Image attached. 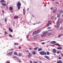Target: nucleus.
Listing matches in <instances>:
<instances>
[{"instance_id":"obj_30","label":"nucleus","mask_w":63,"mask_h":63,"mask_svg":"<svg viewBox=\"0 0 63 63\" xmlns=\"http://www.w3.org/2000/svg\"><path fill=\"white\" fill-rule=\"evenodd\" d=\"M60 12L61 13H63V11L62 10H60Z\"/></svg>"},{"instance_id":"obj_55","label":"nucleus","mask_w":63,"mask_h":63,"mask_svg":"<svg viewBox=\"0 0 63 63\" xmlns=\"http://www.w3.org/2000/svg\"><path fill=\"white\" fill-rule=\"evenodd\" d=\"M11 13H13V11L12 10V11H11Z\"/></svg>"},{"instance_id":"obj_26","label":"nucleus","mask_w":63,"mask_h":63,"mask_svg":"<svg viewBox=\"0 0 63 63\" xmlns=\"http://www.w3.org/2000/svg\"><path fill=\"white\" fill-rule=\"evenodd\" d=\"M47 55H49V54H50L49 52H47Z\"/></svg>"},{"instance_id":"obj_20","label":"nucleus","mask_w":63,"mask_h":63,"mask_svg":"<svg viewBox=\"0 0 63 63\" xmlns=\"http://www.w3.org/2000/svg\"><path fill=\"white\" fill-rule=\"evenodd\" d=\"M32 54H33V55H35V54H36V52L34 51H33L32 52Z\"/></svg>"},{"instance_id":"obj_10","label":"nucleus","mask_w":63,"mask_h":63,"mask_svg":"<svg viewBox=\"0 0 63 63\" xmlns=\"http://www.w3.org/2000/svg\"><path fill=\"white\" fill-rule=\"evenodd\" d=\"M35 31L38 34L39 33H40V32H41V30H38L37 31Z\"/></svg>"},{"instance_id":"obj_49","label":"nucleus","mask_w":63,"mask_h":63,"mask_svg":"<svg viewBox=\"0 0 63 63\" xmlns=\"http://www.w3.org/2000/svg\"><path fill=\"white\" fill-rule=\"evenodd\" d=\"M30 63H32V61H29Z\"/></svg>"},{"instance_id":"obj_57","label":"nucleus","mask_w":63,"mask_h":63,"mask_svg":"<svg viewBox=\"0 0 63 63\" xmlns=\"http://www.w3.org/2000/svg\"><path fill=\"white\" fill-rule=\"evenodd\" d=\"M48 31H52V30H48Z\"/></svg>"},{"instance_id":"obj_2","label":"nucleus","mask_w":63,"mask_h":63,"mask_svg":"<svg viewBox=\"0 0 63 63\" xmlns=\"http://www.w3.org/2000/svg\"><path fill=\"white\" fill-rule=\"evenodd\" d=\"M33 35V36L34 37H36L37 36H38L39 35V34L37 33L35 31L33 32L32 33Z\"/></svg>"},{"instance_id":"obj_7","label":"nucleus","mask_w":63,"mask_h":63,"mask_svg":"<svg viewBox=\"0 0 63 63\" xmlns=\"http://www.w3.org/2000/svg\"><path fill=\"white\" fill-rule=\"evenodd\" d=\"M51 22H48V23L47 24V27H48V26H49L50 24H51Z\"/></svg>"},{"instance_id":"obj_43","label":"nucleus","mask_w":63,"mask_h":63,"mask_svg":"<svg viewBox=\"0 0 63 63\" xmlns=\"http://www.w3.org/2000/svg\"><path fill=\"white\" fill-rule=\"evenodd\" d=\"M23 15H25V11L23 12Z\"/></svg>"},{"instance_id":"obj_33","label":"nucleus","mask_w":63,"mask_h":63,"mask_svg":"<svg viewBox=\"0 0 63 63\" xmlns=\"http://www.w3.org/2000/svg\"><path fill=\"white\" fill-rule=\"evenodd\" d=\"M19 56H22V55H23L22 54H21L20 53H19Z\"/></svg>"},{"instance_id":"obj_11","label":"nucleus","mask_w":63,"mask_h":63,"mask_svg":"<svg viewBox=\"0 0 63 63\" xmlns=\"http://www.w3.org/2000/svg\"><path fill=\"white\" fill-rule=\"evenodd\" d=\"M9 11H12V10H13V7H10L9 8Z\"/></svg>"},{"instance_id":"obj_60","label":"nucleus","mask_w":63,"mask_h":63,"mask_svg":"<svg viewBox=\"0 0 63 63\" xmlns=\"http://www.w3.org/2000/svg\"><path fill=\"white\" fill-rule=\"evenodd\" d=\"M23 12H25V11H24V9H23Z\"/></svg>"},{"instance_id":"obj_45","label":"nucleus","mask_w":63,"mask_h":63,"mask_svg":"<svg viewBox=\"0 0 63 63\" xmlns=\"http://www.w3.org/2000/svg\"><path fill=\"white\" fill-rule=\"evenodd\" d=\"M2 12L3 13V14H4V10H3L2 11Z\"/></svg>"},{"instance_id":"obj_19","label":"nucleus","mask_w":63,"mask_h":63,"mask_svg":"<svg viewBox=\"0 0 63 63\" xmlns=\"http://www.w3.org/2000/svg\"><path fill=\"white\" fill-rule=\"evenodd\" d=\"M0 2H3V3H5V2H6V1H5V0H2L0 1Z\"/></svg>"},{"instance_id":"obj_28","label":"nucleus","mask_w":63,"mask_h":63,"mask_svg":"<svg viewBox=\"0 0 63 63\" xmlns=\"http://www.w3.org/2000/svg\"><path fill=\"white\" fill-rule=\"evenodd\" d=\"M51 34H52V33H49L48 34V36H50V35H51Z\"/></svg>"},{"instance_id":"obj_24","label":"nucleus","mask_w":63,"mask_h":63,"mask_svg":"<svg viewBox=\"0 0 63 63\" xmlns=\"http://www.w3.org/2000/svg\"><path fill=\"white\" fill-rule=\"evenodd\" d=\"M56 10H57V9H54L53 11V13H54V14L55 13V11H56Z\"/></svg>"},{"instance_id":"obj_36","label":"nucleus","mask_w":63,"mask_h":63,"mask_svg":"<svg viewBox=\"0 0 63 63\" xmlns=\"http://www.w3.org/2000/svg\"><path fill=\"white\" fill-rule=\"evenodd\" d=\"M4 33L5 34H8V33L6 32V31H4Z\"/></svg>"},{"instance_id":"obj_34","label":"nucleus","mask_w":63,"mask_h":63,"mask_svg":"<svg viewBox=\"0 0 63 63\" xmlns=\"http://www.w3.org/2000/svg\"><path fill=\"white\" fill-rule=\"evenodd\" d=\"M62 28H63L62 27H61L60 28V30H62Z\"/></svg>"},{"instance_id":"obj_6","label":"nucleus","mask_w":63,"mask_h":63,"mask_svg":"<svg viewBox=\"0 0 63 63\" xmlns=\"http://www.w3.org/2000/svg\"><path fill=\"white\" fill-rule=\"evenodd\" d=\"M47 34V32H44L43 33V34L44 36H46Z\"/></svg>"},{"instance_id":"obj_62","label":"nucleus","mask_w":63,"mask_h":63,"mask_svg":"<svg viewBox=\"0 0 63 63\" xmlns=\"http://www.w3.org/2000/svg\"><path fill=\"white\" fill-rule=\"evenodd\" d=\"M53 16H52L51 17V18H53Z\"/></svg>"},{"instance_id":"obj_16","label":"nucleus","mask_w":63,"mask_h":63,"mask_svg":"<svg viewBox=\"0 0 63 63\" xmlns=\"http://www.w3.org/2000/svg\"><path fill=\"white\" fill-rule=\"evenodd\" d=\"M63 35V34H60L58 36V37L59 38H60L61 36H62Z\"/></svg>"},{"instance_id":"obj_38","label":"nucleus","mask_w":63,"mask_h":63,"mask_svg":"<svg viewBox=\"0 0 63 63\" xmlns=\"http://www.w3.org/2000/svg\"><path fill=\"white\" fill-rule=\"evenodd\" d=\"M9 36H10V37H13L12 35H11V34H9Z\"/></svg>"},{"instance_id":"obj_32","label":"nucleus","mask_w":63,"mask_h":63,"mask_svg":"<svg viewBox=\"0 0 63 63\" xmlns=\"http://www.w3.org/2000/svg\"><path fill=\"white\" fill-rule=\"evenodd\" d=\"M52 43H56V42L53 41H52Z\"/></svg>"},{"instance_id":"obj_23","label":"nucleus","mask_w":63,"mask_h":63,"mask_svg":"<svg viewBox=\"0 0 63 63\" xmlns=\"http://www.w3.org/2000/svg\"><path fill=\"white\" fill-rule=\"evenodd\" d=\"M56 46H59V47H60V46H61V45H60L58 43L56 44Z\"/></svg>"},{"instance_id":"obj_3","label":"nucleus","mask_w":63,"mask_h":63,"mask_svg":"<svg viewBox=\"0 0 63 63\" xmlns=\"http://www.w3.org/2000/svg\"><path fill=\"white\" fill-rule=\"evenodd\" d=\"M39 53L41 55H47L46 52H45L44 51H41L39 52Z\"/></svg>"},{"instance_id":"obj_39","label":"nucleus","mask_w":63,"mask_h":63,"mask_svg":"<svg viewBox=\"0 0 63 63\" xmlns=\"http://www.w3.org/2000/svg\"><path fill=\"white\" fill-rule=\"evenodd\" d=\"M33 39H37V37H33Z\"/></svg>"},{"instance_id":"obj_15","label":"nucleus","mask_w":63,"mask_h":63,"mask_svg":"<svg viewBox=\"0 0 63 63\" xmlns=\"http://www.w3.org/2000/svg\"><path fill=\"white\" fill-rule=\"evenodd\" d=\"M42 50V49L40 48L38 49V51H41Z\"/></svg>"},{"instance_id":"obj_8","label":"nucleus","mask_w":63,"mask_h":63,"mask_svg":"<svg viewBox=\"0 0 63 63\" xmlns=\"http://www.w3.org/2000/svg\"><path fill=\"white\" fill-rule=\"evenodd\" d=\"M2 6H3L4 7H6V5H7V4L6 3H2Z\"/></svg>"},{"instance_id":"obj_12","label":"nucleus","mask_w":63,"mask_h":63,"mask_svg":"<svg viewBox=\"0 0 63 63\" xmlns=\"http://www.w3.org/2000/svg\"><path fill=\"white\" fill-rule=\"evenodd\" d=\"M9 29L10 31V32H13V30H12V29H11V28H9Z\"/></svg>"},{"instance_id":"obj_37","label":"nucleus","mask_w":63,"mask_h":63,"mask_svg":"<svg viewBox=\"0 0 63 63\" xmlns=\"http://www.w3.org/2000/svg\"><path fill=\"white\" fill-rule=\"evenodd\" d=\"M58 59H61V57H59V58H58Z\"/></svg>"},{"instance_id":"obj_35","label":"nucleus","mask_w":63,"mask_h":63,"mask_svg":"<svg viewBox=\"0 0 63 63\" xmlns=\"http://www.w3.org/2000/svg\"><path fill=\"white\" fill-rule=\"evenodd\" d=\"M57 53L58 54H59V53H60L59 51H57Z\"/></svg>"},{"instance_id":"obj_27","label":"nucleus","mask_w":63,"mask_h":63,"mask_svg":"<svg viewBox=\"0 0 63 63\" xmlns=\"http://www.w3.org/2000/svg\"><path fill=\"white\" fill-rule=\"evenodd\" d=\"M14 45H19V44H18V43H14Z\"/></svg>"},{"instance_id":"obj_14","label":"nucleus","mask_w":63,"mask_h":63,"mask_svg":"<svg viewBox=\"0 0 63 63\" xmlns=\"http://www.w3.org/2000/svg\"><path fill=\"white\" fill-rule=\"evenodd\" d=\"M57 49H62V47H59L57 48Z\"/></svg>"},{"instance_id":"obj_61","label":"nucleus","mask_w":63,"mask_h":63,"mask_svg":"<svg viewBox=\"0 0 63 63\" xmlns=\"http://www.w3.org/2000/svg\"><path fill=\"white\" fill-rule=\"evenodd\" d=\"M35 43H33L32 44V45H35Z\"/></svg>"},{"instance_id":"obj_59","label":"nucleus","mask_w":63,"mask_h":63,"mask_svg":"<svg viewBox=\"0 0 63 63\" xmlns=\"http://www.w3.org/2000/svg\"><path fill=\"white\" fill-rule=\"evenodd\" d=\"M63 19H61V21H63Z\"/></svg>"},{"instance_id":"obj_51","label":"nucleus","mask_w":63,"mask_h":63,"mask_svg":"<svg viewBox=\"0 0 63 63\" xmlns=\"http://www.w3.org/2000/svg\"><path fill=\"white\" fill-rule=\"evenodd\" d=\"M41 37H43L44 36V35H41Z\"/></svg>"},{"instance_id":"obj_54","label":"nucleus","mask_w":63,"mask_h":63,"mask_svg":"<svg viewBox=\"0 0 63 63\" xmlns=\"http://www.w3.org/2000/svg\"><path fill=\"white\" fill-rule=\"evenodd\" d=\"M42 44H45V42H43L41 43Z\"/></svg>"},{"instance_id":"obj_56","label":"nucleus","mask_w":63,"mask_h":63,"mask_svg":"<svg viewBox=\"0 0 63 63\" xmlns=\"http://www.w3.org/2000/svg\"><path fill=\"white\" fill-rule=\"evenodd\" d=\"M13 50V49H11V50H10V51H13V50Z\"/></svg>"},{"instance_id":"obj_53","label":"nucleus","mask_w":63,"mask_h":63,"mask_svg":"<svg viewBox=\"0 0 63 63\" xmlns=\"http://www.w3.org/2000/svg\"><path fill=\"white\" fill-rule=\"evenodd\" d=\"M50 21H51V20H49L48 21V22H49H49H50Z\"/></svg>"},{"instance_id":"obj_40","label":"nucleus","mask_w":63,"mask_h":63,"mask_svg":"<svg viewBox=\"0 0 63 63\" xmlns=\"http://www.w3.org/2000/svg\"><path fill=\"white\" fill-rule=\"evenodd\" d=\"M29 35H27L26 36L27 38H29Z\"/></svg>"},{"instance_id":"obj_50","label":"nucleus","mask_w":63,"mask_h":63,"mask_svg":"<svg viewBox=\"0 0 63 63\" xmlns=\"http://www.w3.org/2000/svg\"><path fill=\"white\" fill-rule=\"evenodd\" d=\"M54 27H55V28H57V27L55 25L54 26Z\"/></svg>"},{"instance_id":"obj_22","label":"nucleus","mask_w":63,"mask_h":63,"mask_svg":"<svg viewBox=\"0 0 63 63\" xmlns=\"http://www.w3.org/2000/svg\"><path fill=\"white\" fill-rule=\"evenodd\" d=\"M38 47H36L35 48H33V49L35 50H37V49H38Z\"/></svg>"},{"instance_id":"obj_31","label":"nucleus","mask_w":63,"mask_h":63,"mask_svg":"<svg viewBox=\"0 0 63 63\" xmlns=\"http://www.w3.org/2000/svg\"><path fill=\"white\" fill-rule=\"evenodd\" d=\"M31 56V55H29L28 56V58H30L31 56Z\"/></svg>"},{"instance_id":"obj_5","label":"nucleus","mask_w":63,"mask_h":63,"mask_svg":"<svg viewBox=\"0 0 63 63\" xmlns=\"http://www.w3.org/2000/svg\"><path fill=\"white\" fill-rule=\"evenodd\" d=\"M57 50L55 49H54L52 50V52L53 53H56Z\"/></svg>"},{"instance_id":"obj_46","label":"nucleus","mask_w":63,"mask_h":63,"mask_svg":"<svg viewBox=\"0 0 63 63\" xmlns=\"http://www.w3.org/2000/svg\"><path fill=\"white\" fill-rule=\"evenodd\" d=\"M13 57V58H16V56H14Z\"/></svg>"},{"instance_id":"obj_42","label":"nucleus","mask_w":63,"mask_h":63,"mask_svg":"<svg viewBox=\"0 0 63 63\" xmlns=\"http://www.w3.org/2000/svg\"><path fill=\"white\" fill-rule=\"evenodd\" d=\"M18 48H19V49H21V47H18Z\"/></svg>"},{"instance_id":"obj_29","label":"nucleus","mask_w":63,"mask_h":63,"mask_svg":"<svg viewBox=\"0 0 63 63\" xmlns=\"http://www.w3.org/2000/svg\"><path fill=\"white\" fill-rule=\"evenodd\" d=\"M28 53H29V55H31V56H32V55L31 53H30L29 52H28Z\"/></svg>"},{"instance_id":"obj_1","label":"nucleus","mask_w":63,"mask_h":63,"mask_svg":"<svg viewBox=\"0 0 63 63\" xmlns=\"http://www.w3.org/2000/svg\"><path fill=\"white\" fill-rule=\"evenodd\" d=\"M21 3L20 1H18L17 3V6L18 9V10H19L20 9V7L21 6Z\"/></svg>"},{"instance_id":"obj_64","label":"nucleus","mask_w":63,"mask_h":63,"mask_svg":"<svg viewBox=\"0 0 63 63\" xmlns=\"http://www.w3.org/2000/svg\"><path fill=\"white\" fill-rule=\"evenodd\" d=\"M44 6H46V4H45V5H44Z\"/></svg>"},{"instance_id":"obj_9","label":"nucleus","mask_w":63,"mask_h":63,"mask_svg":"<svg viewBox=\"0 0 63 63\" xmlns=\"http://www.w3.org/2000/svg\"><path fill=\"white\" fill-rule=\"evenodd\" d=\"M13 53V52H10L9 53L7 54V55L8 56H10L12 54V53Z\"/></svg>"},{"instance_id":"obj_4","label":"nucleus","mask_w":63,"mask_h":63,"mask_svg":"<svg viewBox=\"0 0 63 63\" xmlns=\"http://www.w3.org/2000/svg\"><path fill=\"white\" fill-rule=\"evenodd\" d=\"M60 18H59L57 22V26L58 27H59V26L60 25V22L59 21H60Z\"/></svg>"},{"instance_id":"obj_63","label":"nucleus","mask_w":63,"mask_h":63,"mask_svg":"<svg viewBox=\"0 0 63 63\" xmlns=\"http://www.w3.org/2000/svg\"><path fill=\"white\" fill-rule=\"evenodd\" d=\"M7 63H10V62H7Z\"/></svg>"},{"instance_id":"obj_41","label":"nucleus","mask_w":63,"mask_h":63,"mask_svg":"<svg viewBox=\"0 0 63 63\" xmlns=\"http://www.w3.org/2000/svg\"><path fill=\"white\" fill-rule=\"evenodd\" d=\"M18 62L20 63V62H21V61H20V60H19L18 61Z\"/></svg>"},{"instance_id":"obj_18","label":"nucleus","mask_w":63,"mask_h":63,"mask_svg":"<svg viewBox=\"0 0 63 63\" xmlns=\"http://www.w3.org/2000/svg\"><path fill=\"white\" fill-rule=\"evenodd\" d=\"M45 57L46 58H47V59H49V58L47 56H45Z\"/></svg>"},{"instance_id":"obj_52","label":"nucleus","mask_w":63,"mask_h":63,"mask_svg":"<svg viewBox=\"0 0 63 63\" xmlns=\"http://www.w3.org/2000/svg\"><path fill=\"white\" fill-rule=\"evenodd\" d=\"M51 29V28L50 27H49L48 28V29Z\"/></svg>"},{"instance_id":"obj_25","label":"nucleus","mask_w":63,"mask_h":63,"mask_svg":"<svg viewBox=\"0 0 63 63\" xmlns=\"http://www.w3.org/2000/svg\"><path fill=\"white\" fill-rule=\"evenodd\" d=\"M14 54H15V55H17V53L16 52H14Z\"/></svg>"},{"instance_id":"obj_48","label":"nucleus","mask_w":63,"mask_h":63,"mask_svg":"<svg viewBox=\"0 0 63 63\" xmlns=\"http://www.w3.org/2000/svg\"><path fill=\"white\" fill-rule=\"evenodd\" d=\"M34 63H38L37 62L35 61L34 62Z\"/></svg>"},{"instance_id":"obj_21","label":"nucleus","mask_w":63,"mask_h":63,"mask_svg":"<svg viewBox=\"0 0 63 63\" xmlns=\"http://www.w3.org/2000/svg\"><path fill=\"white\" fill-rule=\"evenodd\" d=\"M60 16V14H59L57 15V17L58 18Z\"/></svg>"},{"instance_id":"obj_58","label":"nucleus","mask_w":63,"mask_h":63,"mask_svg":"<svg viewBox=\"0 0 63 63\" xmlns=\"http://www.w3.org/2000/svg\"><path fill=\"white\" fill-rule=\"evenodd\" d=\"M56 18H57L56 17H55L54 18V19H56Z\"/></svg>"},{"instance_id":"obj_13","label":"nucleus","mask_w":63,"mask_h":63,"mask_svg":"<svg viewBox=\"0 0 63 63\" xmlns=\"http://www.w3.org/2000/svg\"><path fill=\"white\" fill-rule=\"evenodd\" d=\"M4 21L6 22L7 21V17H5L4 18Z\"/></svg>"},{"instance_id":"obj_17","label":"nucleus","mask_w":63,"mask_h":63,"mask_svg":"<svg viewBox=\"0 0 63 63\" xmlns=\"http://www.w3.org/2000/svg\"><path fill=\"white\" fill-rule=\"evenodd\" d=\"M14 19H16V18H18V16H15L14 17Z\"/></svg>"},{"instance_id":"obj_47","label":"nucleus","mask_w":63,"mask_h":63,"mask_svg":"<svg viewBox=\"0 0 63 63\" xmlns=\"http://www.w3.org/2000/svg\"><path fill=\"white\" fill-rule=\"evenodd\" d=\"M53 8V7H51V8L50 9H51V10H52V8Z\"/></svg>"},{"instance_id":"obj_44","label":"nucleus","mask_w":63,"mask_h":63,"mask_svg":"<svg viewBox=\"0 0 63 63\" xmlns=\"http://www.w3.org/2000/svg\"><path fill=\"white\" fill-rule=\"evenodd\" d=\"M59 3V2H56V4H58Z\"/></svg>"}]
</instances>
